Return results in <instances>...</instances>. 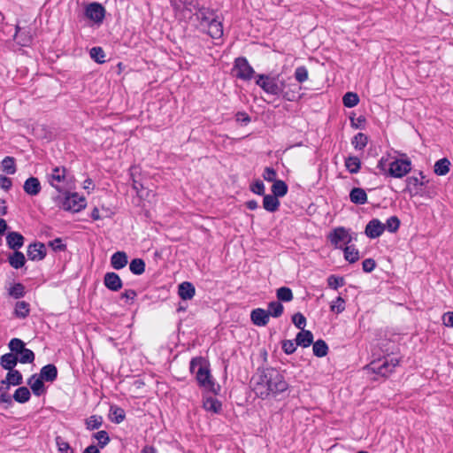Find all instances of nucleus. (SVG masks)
Returning a JSON list of instances; mask_svg holds the SVG:
<instances>
[{"mask_svg": "<svg viewBox=\"0 0 453 453\" xmlns=\"http://www.w3.org/2000/svg\"><path fill=\"white\" fill-rule=\"evenodd\" d=\"M254 393L261 399L276 397L285 392L288 384L284 376L274 368L258 369L251 379Z\"/></svg>", "mask_w": 453, "mask_h": 453, "instance_id": "obj_1", "label": "nucleus"}, {"mask_svg": "<svg viewBox=\"0 0 453 453\" xmlns=\"http://www.w3.org/2000/svg\"><path fill=\"white\" fill-rule=\"evenodd\" d=\"M399 358L392 355H385L376 360L372 361L365 367L368 373L377 374L387 378L395 368L399 365Z\"/></svg>", "mask_w": 453, "mask_h": 453, "instance_id": "obj_2", "label": "nucleus"}, {"mask_svg": "<svg viewBox=\"0 0 453 453\" xmlns=\"http://www.w3.org/2000/svg\"><path fill=\"white\" fill-rule=\"evenodd\" d=\"M190 372L196 374V379L200 387L213 390L214 382L211 380V372L206 365L203 363V359L193 358L190 362Z\"/></svg>", "mask_w": 453, "mask_h": 453, "instance_id": "obj_3", "label": "nucleus"}, {"mask_svg": "<svg viewBox=\"0 0 453 453\" xmlns=\"http://www.w3.org/2000/svg\"><path fill=\"white\" fill-rule=\"evenodd\" d=\"M279 74L275 76L258 74L256 84L259 86L265 93L273 96H280V89L278 87Z\"/></svg>", "mask_w": 453, "mask_h": 453, "instance_id": "obj_4", "label": "nucleus"}, {"mask_svg": "<svg viewBox=\"0 0 453 453\" xmlns=\"http://www.w3.org/2000/svg\"><path fill=\"white\" fill-rule=\"evenodd\" d=\"M233 72L234 73V76L236 78L242 81H250L255 74L253 67L243 57L237 58L234 60Z\"/></svg>", "mask_w": 453, "mask_h": 453, "instance_id": "obj_5", "label": "nucleus"}, {"mask_svg": "<svg viewBox=\"0 0 453 453\" xmlns=\"http://www.w3.org/2000/svg\"><path fill=\"white\" fill-rule=\"evenodd\" d=\"M411 170L410 159H395L388 164V174L394 178H403Z\"/></svg>", "mask_w": 453, "mask_h": 453, "instance_id": "obj_6", "label": "nucleus"}, {"mask_svg": "<svg viewBox=\"0 0 453 453\" xmlns=\"http://www.w3.org/2000/svg\"><path fill=\"white\" fill-rule=\"evenodd\" d=\"M328 240L335 248H341V243L349 244L352 237L346 228L339 226L334 228L329 234Z\"/></svg>", "mask_w": 453, "mask_h": 453, "instance_id": "obj_7", "label": "nucleus"}, {"mask_svg": "<svg viewBox=\"0 0 453 453\" xmlns=\"http://www.w3.org/2000/svg\"><path fill=\"white\" fill-rule=\"evenodd\" d=\"M65 168L55 167L52 169L51 173L48 175L50 184L54 187L58 191L61 192L66 182Z\"/></svg>", "mask_w": 453, "mask_h": 453, "instance_id": "obj_8", "label": "nucleus"}, {"mask_svg": "<svg viewBox=\"0 0 453 453\" xmlns=\"http://www.w3.org/2000/svg\"><path fill=\"white\" fill-rule=\"evenodd\" d=\"M85 15L96 23H102L105 17V9L101 4L94 2L86 6Z\"/></svg>", "mask_w": 453, "mask_h": 453, "instance_id": "obj_9", "label": "nucleus"}, {"mask_svg": "<svg viewBox=\"0 0 453 453\" xmlns=\"http://www.w3.org/2000/svg\"><path fill=\"white\" fill-rule=\"evenodd\" d=\"M86 201L82 196H79L77 194H72L68 196L63 203V208L65 211H72L78 212L81 209L85 208Z\"/></svg>", "mask_w": 453, "mask_h": 453, "instance_id": "obj_10", "label": "nucleus"}, {"mask_svg": "<svg viewBox=\"0 0 453 453\" xmlns=\"http://www.w3.org/2000/svg\"><path fill=\"white\" fill-rule=\"evenodd\" d=\"M27 255L32 261L42 260L46 256V247L42 242H34L28 245Z\"/></svg>", "mask_w": 453, "mask_h": 453, "instance_id": "obj_11", "label": "nucleus"}, {"mask_svg": "<svg viewBox=\"0 0 453 453\" xmlns=\"http://www.w3.org/2000/svg\"><path fill=\"white\" fill-rule=\"evenodd\" d=\"M384 231L385 225L380 219H372L366 225L365 233L369 238L375 239L380 237Z\"/></svg>", "mask_w": 453, "mask_h": 453, "instance_id": "obj_12", "label": "nucleus"}, {"mask_svg": "<svg viewBox=\"0 0 453 453\" xmlns=\"http://www.w3.org/2000/svg\"><path fill=\"white\" fill-rule=\"evenodd\" d=\"M104 286L111 291L117 292L122 288V280L120 277L113 272L106 273L104 277Z\"/></svg>", "mask_w": 453, "mask_h": 453, "instance_id": "obj_13", "label": "nucleus"}, {"mask_svg": "<svg viewBox=\"0 0 453 453\" xmlns=\"http://www.w3.org/2000/svg\"><path fill=\"white\" fill-rule=\"evenodd\" d=\"M269 312L262 308L254 309L250 313L252 323L257 326H265L269 322Z\"/></svg>", "mask_w": 453, "mask_h": 453, "instance_id": "obj_14", "label": "nucleus"}, {"mask_svg": "<svg viewBox=\"0 0 453 453\" xmlns=\"http://www.w3.org/2000/svg\"><path fill=\"white\" fill-rule=\"evenodd\" d=\"M170 3L176 12L187 11L191 13L192 10L196 9L198 5L196 0H170Z\"/></svg>", "mask_w": 453, "mask_h": 453, "instance_id": "obj_15", "label": "nucleus"}, {"mask_svg": "<svg viewBox=\"0 0 453 453\" xmlns=\"http://www.w3.org/2000/svg\"><path fill=\"white\" fill-rule=\"evenodd\" d=\"M195 10L196 11V16L203 27H205L208 23L211 22L215 19L214 11L209 8L200 7L198 4L197 8Z\"/></svg>", "mask_w": 453, "mask_h": 453, "instance_id": "obj_16", "label": "nucleus"}, {"mask_svg": "<svg viewBox=\"0 0 453 453\" xmlns=\"http://www.w3.org/2000/svg\"><path fill=\"white\" fill-rule=\"evenodd\" d=\"M25 238L19 232H9L6 235V243L8 247L14 251L18 250L24 245Z\"/></svg>", "mask_w": 453, "mask_h": 453, "instance_id": "obj_17", "label": "nucleus"}, {"mask_svg": "<svg viewBox=\"0 0 453 453\" xmlns=\"http://www.w3.org/2000/svg\"><path fill=\"white\" fill-rule=\"evenodd\" d=\"M34 395L40 396L45 393L43 380L37 374H33L27 380Z\"/></svg>", "mask_w": 453, "mask_h": 453, "instance_id": "obj_18", "label": "nucleus"}, {"mask_svg": "<svg viewBox=\"0 0 453 453\" xmlns=\"http://www.w3.org/2000/svg\"><path fill=\"white\" fill-rule=\"evenodd\" d=\"M178 294L182 300H191L196 294V288L192 283L184 281L179 285Z\"/></svg>", "mask_w": 453, "mask_h": 453, "instance_id": "obj_19", "label": "nucleus"}, {"mask_svg": "<svg viewBox=\"0 0 453 453\" xmlns=\"http://www.w3.org/2000/svg\"><path fill=\"white\" fill-rule=\"evenodd\" d=\"M24 191L29 196H36L41 191V183L35 177H29L26 180L24 186Z\"/></svg>", "mask_w": 453, "mask_h": 453, "instance_id": "obj_20", "label": "nucleus"}, {"mask_svg": "<svg viewBox=\"0 0 453 453\" xmlns=\"http://www.w3.org/2000/svg\"><path fill=\"white\" fill-rule=\"evenodd\" d=\"M39 376L47 382H53L58 377V369L55 365H46L42 367Z\"/></svg>", "mask_w": 453, "mask_h": 453, "instance_id": "obj_21", "label": "nucleus"}, {"mask_svg": "<svg viewBox=\"0 0 453 453\" xmlns=\"http://www.w3.org/2000/svg\"><path fill=\"white\" fill-rule=\"evenodd\" d=\"M349 199L355 204H365L367 203V194L362 188H353L349 192Z\"/></svg>", "mask_w": 453, "mask_h": 453, "instance_id": "obj_22", "label": "nucleus"}, {"mask_svg": "<svg viewBox=\"0 0 453 453\" xmlns=\"http://www.w3.org/2000/svg\"><path fill=\"white\" fill-rule=\"evenodd\" d=\"M127 256L124 251H117L111 257V265L115 270H120L127 265Z\"/></svg>", "mask_w": 453, "mask_h": 453, "instance_id": "obj_23", "label": "nucleus"}, {"mask_svg": "<svg viewBox=\"0 0 453 453\" xmlns=\"http://www.w3.org/2000/svg\"><path fill=\"white\" fill-rule=\"evenodd\" d=\"M205 27L208 28V34L213 39H219L223 35L222 23L216 18L211 22L208 23Z\"/></svg>", "mask_w": 453, "mask_h": 453, "instance_id": "obj_24", "label": "nucleus"}, {"mask_svg": "<svg viewBox=\"0 0 453 453\" xmlns=\"http://www.w3.org/2000/svg\"><path fill=\"white\" fill-rule=\"evenodd\" d=\"M296 345L307 348L313 343V334L309 330H303L296 334Z\"/></svg>", "mask_w": 453, "mask_h": 453, "instance_id": "obj_25", "label": "nucleus"}, {"mask_svg": "<svg viewBox=\"0 0 453 453\" xmlns=\"http://www.w3.org/2000/svg\"><path fill=\"white\" fill-rule=\"evenodd\" d=\"M8 263L12 268L19 269L25 265L26 257L22 252L16 250L9 255Z\"/></svg>", "mask_w": 453, "mask_h": 453, "instance_id": "obj_26", "label": "nucleus"}, {"mask_svg": "<svg viewBox=\"0 0 453 453\" xmlns=\"http://www.w3.org/2000/svg\"><path fill=\"white\" fill-rule=\"evenodd\" d=\"M18 364V357L13 353H6L0 358L1 366L7 371L14 370V367Z\"/></svg>", "mask_w": 453, "mask_h": 453, "instance_id": "obj_27", "label": "nucleus"}, {"mask_svg": "<svg viewBox=\"0 0 453 453\" xmlns=\"http://www.w3.org/2000/svg\"><path fill=\"white\" fill-rule=\"evenodd\" d=\"M280 201L273 195H265L263 199V207L270 212H274L279 209Z\"/></svg>", "mask_w": 453, "mask_h": 453, "instance_id": "obj_28", "label": "nucleus"}, {"mask_svg": "<svg viewBox=\"0 0 453 453\" xmlns=\"http://www.w3.org/2000/svg\"><path fill=\"white\" fill-rule=\"evenodd\" d=\"M345 167L350 173H357L361 168V161L356 156H349L345 159Z\"/></svg>", "mask_w": 453, "mask_h": 453, "instance_id": "obj_29", "label": "nucleus"}, {"mask_svg": "<svg viewBox=\"0 0 453 453\" xmlns=\"http://www.w3.org/2000/svg\"><path fill=\"white\" fill-rule=\"evenodd\" d=\"M203 406L207 411H211L213 413H219L221 410L222 405H221V403L218 399L210 396L203 400Z\"/></svg>", "mask_w": 453, "mask_h": 453, "instance_id": "obj_30", "label": "nucleus"}, {"mask_svg": "<svg viewBox=\"0 0 453 453\" xmlns=\"http://www.w3.org/2000/svg\"><path fill=\"white\" fill-rule=\"evenodd\" d=\"M450 162L448 158L439 159L434 164V173L439 176L446 175L449 172Z\"/></svg>", "mask_w": 453, "mask_h": 453, "instance_id": "obj_31", "label": "nucleus"}, {"mask_svg": "<svg viewBox=\"0 0 453 453\" xmlns=\"http://www.w3.org/2000/svg\"><path fill=\"white\" fill-rule=\"evenodd\" d=\"M30 396L29 389L27 387H20L15 390L12 397L16 402L25 403L29 401Z\"/></svg>", "mask_w": 453, "mask_h": 453, "instance_id": "obj_32", "label": "nucleus"}, {"mask_svg": "<svg viewBox=\"0 0 453 453\" xmlns=\"http://www.w3.org/2000/svg\"><path fill=\"white\" fill-rule=\"evenodd\" d=\"M343 252H344V258L351 264L357 262L360 257L359 251L357 249L355 248L354 245H347L343 249Z\"/></svg>", "mask_w": 453, "mask_h": 453, "instance_id": "obj_33", "label": "nucleus"}, {"mask_svg": "<svg viewBox=\"0 0 453 453\" xmlns=\"http://www.w3.org/2000/svg\"><path fill=\"white\" fill-rule=\"evenodd\" d=\"M313 354L318 357H323L327 355L328 346L324 340H318L313 342Z\"/></svg>", "mask_w": 453, "mask_h": 453, "instance_id": "obj_34", "label": "nucleus"}, {"mask_svg": "<svg viewBox=\"0 0 453 453\" xmlns=\"http://www.w3.org/2000/svg\"><path fill=\"white\" fill-rule=\"evenodd\" d=\"M272 192L273 196H276L277 198L282 197L288 192V186L283 180H277L272 186Z\"/></svg>", "mask_w": 453, "mask_h": 453, "instance_id": "obj_35", "label": "nucleus"}, {"mask_svg": "<svg viewBox=\"0 0 453 453\" xmlns=\"http://www.w3.org/2000/svg\"><path fill=\"white\" fill-rule=\"evenodd\" d=\"M30 311L29 303L25 301H19L16 303L14 313L19 319H25L28 316Z\"/></svg>", "mask_w": 453, "mask_h": 453, "instance_id": "obj_36", "label": "nucleus"}, {"mask_svg": "<svg viewBox=\"0 0 453 453\" xmlns=\"http://www.w3.org/2000/svg\"><path fill=\"white\" fill-rule=\"evenodd\" d=\"M300 87L297 88L296 85L289 84L288 87L281 93V96L285 100L293 102L296 101L298 97V90Z\"/></svg>", "mask_w": 453, "mask_h": 453, "instance_id": "obj_37", "label": "nucleus"}, {"mask_svg": "<svg viewBox=\"0 0 453 453\" xmlns=\"http://www.w3.org/2000/svg\"><path fill=\"white\" fill-rule=\"evenodd\" d=\"M5 378L10 386H18L22 384L23 382L22 374L20 373L19 371L15 369L8 371V373Z\"/></svg>", "mask_w": 453, "mask_h": 453, "instance_id": "obj_38", "label": "nucleus"}, {"mask_svg": "<svg viewBox=\"0 0 453 453\" xmlns=\"http://www.w3.org/2000/svg\"><path fill=\"white\" fill-rule=\"evenodd\" d=\"M110 418L116 424L121 423L125 419V411L118 406H111L110 409Z\"/></svg>", "mask_w": 453, "mask_h": 453, "instance_id": "obj_39", "label": "nucleus"}, {"mask_svg": "<svg viewBox=\"0 0 453 453\" xmlns=\"http://www.w3.org/2000/svg\"><path fill=\"white\" fill-rule=\"evenodd\" d=\"M367 142H368V137L364 133L357 134L351 142L354 148L357 150H364L365 147L367 145Z\"/></svg>", "mask_w": 453, "mask_h": 453, "instance_id": "obj_40", "label": "nucleus"}, {"mask_svg": "<svg viewBox=\"0 0 453 453\" xmlns=\"http://www.w3.org/2000/svg\"><path fill=\"white\" fill-rule=\"evenodd\" d=\"M130 271L135 275H141L145 271V263L142 258H134L129 264Z\"/></svg>", "mask_w": 453, "mask_h": 453, "instance_id": "obj_41", "label": "nucleus"}, {"mask_svg": "<svg viewBox=\"0 0 453 453\" xmlns=\"http://www.w3.org/2000/svg\"><path fill=\"white\" fill-rule=\"evenodd\" d=\"M423 191H416L413 196H419L421 197L432 199L437 196V190L435 186L426 184Z\"/></svg>", "mask_w": 453, "mask_h": 453, "instance_id": "obj_42", "label": "nucleus"}, {"mask_svg": "<svg viewBox=\"0 0 453 453\" xmlns=\"http://www.w3.org/2000/svg\"><path fill=\"white\" fill-rule=\"evenodd\" d=\"M268 309L269 310L267 311L269 312V316L273 318L280 317L284 311L283 305L278 301L269 303Z\"/></svg>", "mask_w": 453, "mask_h": 453, "instance_id": "obj_43", "label": "nucleus"}, {"mask_svg": "<svg viewBox=\"0 0 453 453\" xmlns=\"http://www.w3.org/2000/svg\"><path fill=\"white\" fill-rule=\"evenodd\" d=\"M2 169L8 174H14L16 172L15 159L12 157H5L2 160Z\"/></svg>", "mask_w": 453, "mask_h": 453, "instance_id": "obj_44", "label": "nucleus"}, {"mask_svg": "<svg viewBox=\"0 0 453 453\" xmlns=\"http://www.w3.org/2000/svg\"><path fill=\"white\" fill-rule=\"evenodd\" d=\"M35 360V353L25 348L22 351L18 354V362L21 364H31Z\"/></svg>", "mask_w": 453, "mask_h": 453, "instance_id": "obj_45", "label": "nucleus"}, {"mask_svg": "<svg viewBox=\"0 0 453 453\" xmlns=\"http://www.w3.org/2000/svg\"><path fill=\"white\" fill-rule=\"evenodd\" d=\"M276 296L280 302H290L293 299L292 290L288 287H281L277 289Z\"/></svg>", "mask_w": 453, "mask_h": 453, "instance_id": "obj_46", "label": "nucleus"}, {"mask_svg": "<svg viewBox=\"0 0 453 453\" xmlns=\"http://www.w3.org/2000/svg\"><path fill=\"white\" fill-rule=\"evenodd\" d=\"M8 346H9V349L12 351V353L16 355L17 357H18V354L26 348L25 342L19 338L12 339L10 341Z\"/></svg>", "mask_w": 453, "mask_h": 453, "instance_id": "obj_47", "label": "nucleus"}, {"mask_svg": "<svg viewBox=\"0 0 453 453\" xmlns=\"http://www.w3.org/2000/svg\"><path fill=\"white\" fill-rule=\"evenodd\" d=\"M342 101L344 106L351 108L356 106L359 103V97L356 93L348 92L344 95Z\"/></svg>", "mask_w": 453, "mask_h": 453, "instance_id": "obj_48", "label": "nucleus"}, {"mask_svg": "<svg viewBox=\"0 0 453 453\" xmlns=\"http://www.w3.org/2000/svg\"><path fill=\"white\" fill-rule=\"evenodd\" d=\"M89 54L90 58L96 63L103 64L105 62V54L101 47H93Z\"/></svg>", "mask_w": 453, "mask_h": 453, "instance_id": "obj_49", "label": "nucleus"}, {"mask_svg": "<svg viewBox=\"0 0 453 453\" xmlns=\"http://www.w3.org/2000/svg\"><path fill=\"white\" fill-rule=\"evenodd\" d=\"M103 424V418L101 416L93 415L86 419L87 429L95 430L98 429Z\"/></svg>", "mask_w": 453, "mask_h": 453, "instance_id": "obj_50", "label": "nucleus"}, {"mask_svg": "<svg viewBox=\"0 0 453 453\" xmlns=\"http://www.w3.org/2000/svg\"><path fill=\"white\" fill-rule=\"evenodd\" d=\"M93 436L96 440H97L100 449H104L110 442L109 434L104 430L96 432Z\"/></svg>", "mask_w": 453, "mask_h": 453, "instance_id": "obj_51", "label": "nucleus"}, {"mask_svg": "<svg viewBox=\"0 0 453 453\" xmlns=\"http://www.w3.org/2000/svg\"><path fill=\"white\" fill-rule=\"evenodd\" d=\"M385 225V229H387L390 233H395L400 226V219L396 216H391L387 219Z\"/></svg>", "mask_w": 453, "mask_h": 453, "instance_id": "obj_52", "label": "nucleus"}, {"mask_svg": "<svg viewBox=\"0 0 453 453\" xmlns=\"http://www.w3.org/2000/svg\"><path fill=\"white\" fill-rule=\"evenodd\" d=\"M9 295L16 299L23 297L25 295V287L21 283H15L10 288Z\"/></svg>", "mask_w": 453, "mask_h": 453, "instance_id": "obj_53", "label": "nucleus"}, {"mask_svg": "<svg viewBox=\"0 0 453 453\" xmlns=\"http://www.w3.org/2000/svg\"><path fill=\"white\" fill-rule=\"evenodd\" d=\"M330 310L336 314L342 312L345 310V301L341 296H338L330 305Z\"/></svg>", "mask_w": 453, "mask_h": 453, "instance_id": "obj_54", "label": "nucleus"}, {"mask_svg": "<svg viewBox=\"0 0 453 453\" xmlns=\"http://www.w3.org/2000/svg\"><path fill=\"white\" fill-rule=\"evenodd\" d=\"M327 284L331 288L337 289L338 288L342 287L345 284V280L342 277L330 275L327 278Z\"/></svg>", "mask_w": 453, "mask_h": 453, "instance_id": "obj_55", "label": "nucleus"}, {"mask_svg": "<svg viewBox=\"0 0 453 453\" xmlns=\"http://www.w3.org/2000/svg\"><path fill=\"white\" fill-rule=\"evenodd\" d=\"M309 74L308 70L305 66H298L295 71V78L296 80L303 83L308 80Z\"/></svg>", "mask_w": 453, "mask_h": 453, "instance_id": "obj_56", "label": "nucleus"}, {"mask_svg": "<svg viewBox=\"0 0 453 453\" xmlns=\"http://www.w3.org/2000/svg\"><path fill=\"white\" fill-rule=\"evenodd\" d=\"M292 322L297 328L303 331L306 325V318L301 312H296L292 317Z\"/></svg>", "mask_w": 453, "mask_h": 453, "instance_id": "obj_57", "label": "nucleus"}, {"mask_svg": "<svg viewBox=\"0 0 453 453\" xmlns=\"http://www.w3.org/2000/svg\"><path fill=\"white\" fill-rule=\"evenodd\" d=\"M24 35V32L19 27H17L15 38L18 40L19 43H20L22 46H27L31 42L32 37H31V35Z\"/></svg>", "mask_w": 453, "mask_h": 453, "instance_id": "obj_58", "label": "nucleus"}, {"mask_svg": "<svg viewBox=\"0 0 453 453\" xmlns=\"http://www.w3.org/2000/svg\"><path fill=\"white\" fill-rule=\"evenodd\" d=\"M56 443L58 445V450L61 453H73V450L70 447L69 443L64 441L60 436L56 438Z\"/></svg>", "mask_w": 453, "mask_h": 453, "instance_id": "obj_59", "label": "nucleus"}, {"mask_svg": "<svg viewBox=\"0 0 453 453\" xmlns=\"http://www.w3.org/2000/svg\"><path fill=\"white\" fill-rule=\"evenodd\" d=\"M281 348L287 355L293 354L296 349V342L295 343L292 340H284Z\"/></svg>", "mask_w": 453, "mask_h": 453, "instance_id": "obj_60", "label": "nucleus"}, {"mask_svg": "<svg viewBox=\"0 0 453 453\" xmlns=\"http://www.w3.org/2000/svg\"><path fill=\"white\" fill-rule=\"evenodd\" d=\"M406 182L408 187H413L414 188H417L418 187H423L426 184H428L429 180L425 182L424 180H419L418 177L411 176L407 178Z\"/></svg>", "mask_w": 453, "mask_h": 453, "instance_id": "obj_61", "label": "nucleus"}, {"mask_svg": "<svg viewBox=\"0 0 453 453\" xmlns=\"http://www.w3.org/2000/svg\"><path fill=\"white\" fill-rule=\"evenodd\" d=\"M276 171L272 167H266L263 173V178L267 181H275L276 180Z\"/></svg>", "mask_w": 453, "mask_h": 453, "instance_id": "obj_62", "label": "nucleus"}, {"mask_svg": "<svg viewBox=\"0 0 453 453\" xmlns=\"http://www.w3.org/2000/svg\"><path fill=\"white\" fill-rule=\"evenodd\" d=\"M376 263L372 258H366L362 263L364 272L371 273L374 270Z\"/></svg>", "mask_w": 453, "mask_h": 453, "instance_id": "obj_63", "label": "nucleus"}, {"mask_svg": "<svg viewBox=\"0 0 453 453\" xmlns=\"http://www.w3.org/2000/svg\"><path fill=\"white\" fill-rule=\"evenodd\" d=\"M442 323L445 326L453 327V311H449L442 315Z\"/></svg>", "mask_w": 453, "mask_h": 453, "instance_id": "obj_64", "label": "nucleus"}]
</instances>
